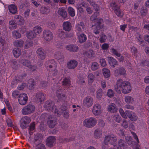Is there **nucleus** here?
Segmentation results:
<instances>
[{
	"label": "nucleus",
	"mask_w": 149,
	"mask_h": 149,
	"mask_svg": "<svg viewBox=\"0 0 149 149\" xmlns=\"http://www.w3.org/2000/svg\"><path fill=\"white\" fill-rule=\"evenodd\" d=\"M35 109V107L33 105L29 104L23 107L22 110V113L24 115H29L33 113Z\"/></svg>",
	"instance_id": "7ed1b4c3"
},
{
	"label": "nucleus",
	"mask_w": 149,
	"mask_h": 149,
	"mask_svg": "<svg viewBox=\"0 0 149 149\" xmlns=\"http://www.w3.org/2000/svg\"><path fill=\"white\" fill-rule=\"evenodd\" d=\"M29 84V87L31 88H33V87L36 85V81L33 79H29L28 82Z\"/></svg>",
	"instance_id": "a18cd8bd"
},
{
	"label": "nucleus",
	"mask_w": 149,
	"mask_h": 149,
	"mask_svg": "<svg viewBox=\"0 0 149 149\" xmlns=\"http://www.w3.org/2000/svg\"><path fill=\"white\" fill-rule=\"evenodd\" d=\"M125 100L127 104L132 103L134 101V99L131 96L128 95L125 97Z\"/></svg>",
	"instance_id": "37998d69"
},
{
	"label": "nucleus",
	"mask_w": 149,
	"mask_h": 149,
	"mask_svg": "<svg viewBox=\"0 0 149 149\" xmlns=\"http://www.w3.org/2000/svg\"><path fill=\"white\" fill-rule=\"evenodd\" d=\"M42 135L41 134H37L35 136V143L36 145L40 144L42 139Z\"/></svg>",
	"instance_id": "2f4dec72"
},
{
	"label": "nucleus",
	"mask_w": 149,
	"mask_h": 149,
	"mask_svg": "<svg viewBox=\"0 0 149 149\" xmlns=\"http://www.w3.org/2000/svg\"><path fill=\"white\" fill-rule=\"evenodd\" d=\"M26 36L29 39H32L35 38L36 35L33 31H30L26 33Z\"/></svg>",
	"instance_id": "58836bf2"
},
{
	"label": "nucleus",
	"mask_w": 149,
	"mask_h": 149,
	"mask_svg": "<svg viewBox=\"0 0 149 149\" xmlns=\"http://www.w3.org/2000/svg\"><path fill=\"white\" fill-rule=\"evenodd\" d=\"M42 31V29L39 26H37L33 28V31L36 35L40 33Z\"/></svg>",
	"instance_id": "79ce46f5"
},
{
	"label": "nucleus",
	"mask_w": 149,
	"mask_h": 149,
	"mask_svg": "<svg viewBox=\"0 0 149 149\" xmlns=\"http://www.w3.org/2000/svg\"><path fill=\"white\" fill-rule=\"evenodd\" d=\"M102 95V91L101 88L99 89L97 91V97L100 100Z\"/></svg>",
	"instance_id": "603ef678"
},
{
	"label": "nucleus",
	"mask_w": 149,
	"mask_h": 149,
	"mask_svg": "<svg viewBox=\"0 0 149 149\" xmlns=\"http://www.w3.org/2000/svg\"><path fill=\"white\" fill-rule=\"evenodd\" d=\"M68 11L69 15L72 16L74 17L75 15V12L74 9L71 7L68 8Z\"/></svg>",
	"instance_id": "09e8293b"
},
{
	"label": "nucleus",
	"mask_w": 149,
	"mask_h": 149,
	"mask_svg": "<svg viewBox=\"0 0 149 149\" xmlns=\"http://www.w3.org/2000/svg\"><path fill=\"white\" fill-rule=\"evenodd\" d=\"M111 50L112 53L117 57H120L121 54L120 53H118L117 51L114 48H112Z\"/></svg>",
	"instance_id": "4d7b16f0"
},
{
	"label": "nucleus",
	"mask_w": 149,
	"mask_h": 149,
	"mask_svg": "<svg viewBox=\"0 0 149 149\" xmlns=\"http://www.w3.org/2000/svg\"><path fill=\"white\" fill-rule=\"evenodd\" d=\"M108 58L109 63L112 67L114 68L115 65H118L117 61L113 57L109 56Z\"/></svg>",
	"instance_id": "4be33fe9"
},
{
	"label": "nucleus",
	"mask_w": 149,
	"mask_h": 149,
	"mask_svg": "<svg viewBox=\"0 0 149 149\" xmlns=\"http://www.w3.org/2000/svg\"><path fill=\"white\" fill-rule=\"evenodd\" d=\"M92 111L93 114L95 116H98L100 114L101 112L100 105L98 104H95L93 109Z\"/></svg>",
	"instance_id": "2eb2a0df"
},
{
	"label": "nucleus",
	"mask_w": 149,
	"mask_h": 149,
	"mask_svg": "<svg viewBox=\"0 0 149 149\" xmlns=\"http://www.w3.org/2000/svg\"><path fill=\"white\" fill-rule=\"evenodd\" d=\"M107 94L109 97H113L114 96L113 91L111 89H109L108 90Z\"/></svg>",
	"instance_id": "338daca9"
},
{
	"label": "nucleus",
	"mask_w": 149,
	"mask_h": 149,
	"mask_svg": "<svg viewBox=\"0 0 149 149\" xmlns=\"http://www.w3.org/2000/svg\"><path fill=\"white\" fill-rule=\"evenodd\" d=\"M24 41L21 40L16 41L14 42V45L17 47H21L23 46L24 44Z\"/></svg>",
	"instance_id": "49530a36"
},
{
	"label": "nucleus",
	"mask_w": 149,
	"mask_h": 149,
	"mask_svg": "<svg viewBox=\"0 0 149 149\" xmlns=\"http://www.w3.org/2000/svg\"><path fill=\"white\" fill-rule=\"evenodd\" d=\"M37 53L38 58L43 60L45 58L46 53L44 49L41 48H38L37 50Z\"/></svg>",
	"instance_id": "a211bd4d"
},
{
	"label": "nucleus",
	"mask_w": 149,
	"mask_h": 149,
	"mask_svg": "<svg viewBox=\"0 0 149 149\" xmlns=\"http://www.w3.org/2000/svg\"><path fill=\"white\" fill-rule=\"evenodd\" d=\"M45 65L48 70L53 68L55 69L57 67L56 63L54 59L48 60L45 63Z\"/></svg>",
	"instance_id": "1a4fd4ad"
},
{
	"label": "nucleus",
	"mask_w": 149,
	"mask_h": 149,
	"mask_svg": "<svg viewBox=\"0 0 149 149\" xmlns=\"http://www.w3.org/2000/svg\"><path fill=\"white\" fill-rule=\"evenodd\" d=\"M107 109L108 111L113 113L116 112L118 110L116 105L114 103H112L109 105Z\"/></svg>",
	"instance_id": "b1692460"
},
{
	"label": "nucleus",
	"mask_w": 149,
	"mask_h": 149,
	"mask_svg": "<svg viewBox=\"0 0 149 149\" xmlns=\"http://www.w3.org/2000/svg\"><path fill=\"white\" fill-rule=\"evenodd\" d=\"M43 37L47 41H50L53 38V34L49 30H45L43 31Z\"/></svg>",
	"instance_id": "f8f14e48"
},
{
	"label": "nucleus",
	"mask_w": 149,
	"mask_h": 149,
	"mask_svg": "<svg viewBox=\"0 0 149 149\" xmlns=\"http://www.w3.org/2000/svg\"><path fill=\"white\" fill-rule=\"evenodd\" d=\"M26 74H25L24 75H21V77H15L13 81L11 83V84L13 85H14L17 84L18 82L22 81V79L23 77L26 76Z\"/></svg>",
	"instance_id": "473e14b6"
},
{
	"label": "nucleus",
	"mask_w": 149,
	"mask_h": 149,
	"mask_svg": "<svg viewBox=\"0 0 149 149\" xmlns=\"http://www.w3.org/2000/svg\"><path fill=\"white\" fill-rule=\"evenodd\" d=\"M59 111H58L59 113L58 115V116H59V115H61L62 114V112L67 110L66 106L63 104L61 105L59 108Z\"/></svg>",
	"instance_id": "8fccbe9b"
},
{
	"label": "nucleus",
	"mask_w": 149,
	"mask_h": 149,
	"mask_svg": "<svg viewBox=\"0 0 149 149\" xmlns=\"http://www.w3.org/2000/svg\"><path fill=\"white\" fill-rule=\"evenodd\" d=\"M33 44V42L31 41H26L25 42V45L24 47L26 49L29 48L32 46Z\"/></svg>",
	"instance_id": "864d4df0"
},
{
	"label": "nucleus",
	"mask_w": 149,
	"mask_h": 149,
	"mask_svg": "<svg viewBox=\"0 0 149 149\" xmlns=\"http://www.w3.org/2000/svg\"><path fill=\"white\" fill-rule=\"evenodd\" d=\"M85 25L84 22H81L76 25V29L78 32H81L84 30Z\"/></svg>",
	"instance_id": "a878e982"
},
{
	"label": "nucleus",
	"mask_w": 149,
	"mask_h": 149,
	"mask_svg": "<svg viewBox=\"0 0 149 149\" xmlns=\"http://www.w3.org/2000/svg\"><path fill=\"white\" fill-rule=\"evenodd\" d=\"M57 123L56 118L52 115H49L47 118V124L49 128H54Z\"/></svg>",
	"instance_id": "0eeeda50"
},
{
	"label": "nucleus",
	"mask_w": 149,
	"mask_h": 149,
	"mask_svg": "<svg viewBox=\"0 0 149 149\" xmlns=\"http://www.w3.org/2000/svg\"><path fill=\"white\" fill-rule=\"evenodd\" d=\"M78 65V62L75 60H70L68 62L67 67L69 69H73L76 67Z\"/></svg>",
	"instance_id": "f3484780"
},
{
	"label": "nucleus",
	"mask_w": 149,
	"mask_h": 149,
	"mask_svg": "<svg viewBox=\"0 0 149 149\" xmlns=\"http://www.w3.org/2000/svg\"><path fill=\"white\" fill-rule=\"evenodd\" d=\"M62 113H63L62 114H63V116L65 118H67L69 117V111L67 110L63 111Z\"/></svg>",
	"instance_id": "774afa93"
},
{
	"label": "nucleus",
	"mask_w": 149,
	"mask_h": 149,
	"mask_svg": "<svg viewBox=\"0 0 149 149\" xmlns=\"http://www.w3.org/2000/svg\"><path fill=\"white\" fill-rule=\"evenodd\" d=\"M84 125L88 128L92 127L95 125L97 123L96 118L91 117L85 119L83 122Z\"/></svg>",
	"instance_id": "423d86ee"
},
{
	"label": "nucleus",
	"mask_w": 149,
	"mask_h": 149,
	"mask_svg": "<svg viewBox=\"0 0 149 149\" xmlns=\"http://www.w3.org/2000/svg\"><path fill=\"white\" fill-rule=\"evenodd\" d=\"M113 119L115 121L119 123L120 122L121 118L119 115H114L113 117Z\"/></svg>",
	"instance_id": "13d9d810"
},
{
	"label": "nucleus",
	"mask_w": 149,
	"mask_h": 149,
	"mask_svg": "<svg viewBox=\"0 0 149 149\" xmlns=\"http://www.w3.org/2000/svg\"><path fill=\"white\" fill-rule=\"evenodd\" d=\"M40 12L43 14H47L50 12L49 7L42 6L40 8Z\"/></svg>",
	"instance_id": "72a5a7b5"
},
{
	"label": "nucleus",
	"mask_w": 149,
	"mask_h": 149,
	"mask_svg": "<svg viewBox=\"0 0 149 149\" xmlns=\"http://www.w3.org/2000/svg\"><path fill=\"white\" fill-rule=\"evenodd\" d=\"M104 77L106 78H108L110 76V73L109 70L107 68H104L102 69Z\"/></svg>",
	"instance_id": "ea45409f"
},
{
	"label": "nucleus",
	"mask_w": 149,
	"mask_h": 149,
	"mask_svg": "<svg viewBox=\"0 0 149 149\" xmlns=\"http://www.w3.org/2000/svg\"><path fill=\"white\" fill-rule=\"evenodd\" d=\"M67 49L70 52H76L78 49L77 46L73 45H70L67 46Z\"/></svg>",
	"instance_id": "7c9ffc66"
},
{
	"label": "nucleus",
	"mask_w": 149,
	"mask_h": 149,
	"mask_svg": "<svg viewBox=\"0 0 149 149\" xmlns=\"http://www.w3.org/2000/svg\"><path fill=\"white\" fill-rule=\"evenodd\" d=\"M103 27V26L102 25H101L100 23H99L96 27L93 28V33L96 35L98 34L100 32V29H102Z\"/></svg>",
	"instance_id": "bb28decb"
},
{
	"label": "nucleus",
	"mask_w": 149,
	"mask_h": 149,
	"mask_svg": "<svg viewBox=\"0 0 149 149\" xmlns=\"http://www.w3.org/2000/svg\"><path fill=\"white\" fill-rule=\"evenodd\" d=\"M63 28L65 31L69 32L71 29V24L69 22H64L63 24Z\"/></svg>",
	"instance_id": "5701e85b"
},
{
	"label": "nucleus",
	"mask_w": 149,
	"mask_h": 149,
	"mask_svg": "<svg viewBox=\"0 0 149 149\" xmlns=\"http://www.w3.org/2000/svg\"><path fill=\"white\" fill-rule=\"evenodd\" d=\"M56 139L55 136H49L48 137L46 141L47 145L49 147L52 146L55 142Z\"/></svg>",
	"instance_id": "dca6fc26"
},
{
	"label": "nucleus",
	"mask_w": 149,
	"mask_h": 149,
	"mask_svg": "<svg viewBox=\"0 0 149 149\" xmlns=\"http://www.w3.org/2000/svg\"><path fill=\"white\" fill-rule=\"evenodd\" d=\"M78 38L79 42L81 43L84 42L87 39L86 36L84 33L79 35Z\"/></svg>",
	"instance_id": "c9c22d12"
},
{
	"label": "nucleus",
	"mask_w": 149,
	"mask_h": 149,
	"mask_svg": "<svg viewBox=\"0 0 149 149\" xmlns=\"http://www.w3.org/2000/svg\"><path fill=\"white\" fill-rule=\"evenodd\" d=\"M56 68H55V69L53 68L51 70H49V71L51 72L53 76H55L58 74V70L56 69Z\"/></svg>",
	"instance_id": "e2e57ef3"
},
{
	"label": "nucleus",
	"mask_w": 149,
	"mask_h": 149,
	"mask_svg": "<svg viewBox=\"0 0 149 149\" xmlns=\"http://www.w3.org/2000/svg\"><path fill=\"white\" fill-rule=\"evenodd\" d=\"M93 103V99L90 96H87L85 97L83 100V104L84 106L87 107H91Z\"/></svg>",
	"instance_id": "9d476101"
},
{
	"label": "nucleus",
	"mask_w": 149,
	"mask_h": 149,
	"mask_svg": "<svg viewBox=\"0 0 149 149\" xmlns=\"http://www.w3.org/2000/svg\"><path fill=\"white\" fill-rule=\"evenodd\" d=\"M31 121L30 117L26 116L22 117L20 121V125L22 129H26L29 125Z\"/></svg>",
	"instance_id": "39448f33"
},
{
	"label": "nucleus",
	"mask_w": 149,
	"mask_h": 149,
	"mask_svg": "<svg viewBox=\"0 0 149 149\" xmlns=\"http://www.w3.org/2000/svg\"><path fill=\"white\" fill-rule=\"evenodd\" d=\"M88 77L89 79V81L91 83L93 82L94 79V76L92 73H90L88 75Z\"/></svg>",
	"instance_id": "bf43d9fd"
},
{
	"label": "nucleus",
	"mask_w": 149,
	"mask_h": 149,
	"mask_svg": "<svg viewBox=\"0 0 149 149\" xmlns=\"http://www.w3.org/2000/svg\"><path fill=\"white\" fill-rule=\"evenodd\" d=\"M99 67V66L98 63L96 62H94L92 63L91 68L93 71H95L98 69Z\"/></svg>",
	"instance_id": "c03bdc74"
},
{
	"label": "nucleus",
	"mask_w": 149,
	"mask_h": 149,
	"mask_svg": "<svg viewBox=\"0 0 149 149\" xmlns=\"http://www.w3.org/2000/svg\"><path fill=\"white\" fill-rule=\"evenodd\" d=\"M56 95L60 101H63L66 99L65 95L62 94L61 90V89L57 90L56 92Z\"/></svg>",
	"instance_id": "412c9836"
},
{
	"label": "nucleus",
	"mask_w": 149,
	"mask_h": 149,
	"mask_svg": "<svg viewBox=\"0 0 149 149\" xmlns=\"http://www.w3.org/2000/svg\"><path fill=\"white\" fill-rule=\"evenodd\" d=\"M111 7L114 10L115 14L118 17H122L121 11L119 6L117 5L115 3H113L110 4Z\"/></svg>",
	"instance_id": "9b49d317"
},
{
	"label": "nucleus",
	"mask_w": 149,
	"mask_h": 149,
	"mask_svg": "<svg viewBox=\"0 0 149 149\" xmlns=\"http://www.w3.org/2000/svg\"><path fill=\"white\" fill-rule=\"evenodd\" d=\"M118 144L119 146L123 147L124 149H126L127 148L126 143L123 140H119L118 141Z\"/></svg>",
	"instance_id": "a19ab883"
},
{
	"label": "nucleus",
	"mask_w": 149,
	"mask_h": 149,
	"mask_svg": "<svg viewBox=\"0 0 149 149\" xmlns=\"http://www.w3.org/2000/svg\"><path fill=\"white\" fill-rule=\"evenodd\" d=\"M102 132L100 129H97L95 130L94 132L95 137L97 139L100 137L102 135Z\"/></svg>",
	"instance_id": "f704fd0d"
},
{
	"label": "nucleus",
	"mask_w": 149,
	"mask_h": 149,
	"mask_svg": "<svg viewBox=\"0 0 149 149\" xmlns=\"http://www.w3.org/2000/svg\"><path fill=\"white\" fill-rule=\"evenodd\" d=\"M14 56L16 58L19 57L21 54V49L18 47L14 48L13 51Z\"/></svg>",
	"instance_id": "cd10ccee"
},
{
	"label": "nucleus",
	"mask_w": 149,
	"mask_h": 149,
	"mask_svg": "<svg viewBox=\"0 0 149 149\" xmlns=\"http://www.w3.org/2000/svg\"><path fill=\"white\" fill-rule=\"evenodd\" d=\"M28 100V97L27 94L22 93L19 94L18 96V100L19 103L21 105H24L27 103Z\"/></svg>",
	"instance_id": "6e6552de"
},
{
	"label": "nucleus",
	"mask_w": 149,
	"mask_h": 149,
	"mask_svg": "<svg viewBox=\"0 0 149 149\" xmlns=\"http://www.w3.org/2000/svg\"><path fill=\"white\" fill-rule=\"evenodd\" d=\"M54 58L56 59L59 62H62L64 60V56L63 54L61 52L58 51L56 52L54 56Z\"/></svg>",
	"instance_id": "aec40b11"
},
{
	"label": "nucleus",
	"mask_w": 149,
	"mask_h": 149,
	"mask_svg": "<svg viewBox=\"0 0 149 149\" xmlns=\"http://www.w3.org/2000/svg\"><path fill=\"white\" fill-rule=\"evenodd\" d=\"M99 13L96 11L95 12L94 14L91 16L90 20L93 22H94L96 19L97 15H98Z\"/></svg>",
	"instance_id": "6e6d98bb"
},
{
	"label": "nucleus",
	"mask_w": 149,
	"mask_h": 149,
	"mask_svg": "<svg viewBox=\"0 0 149 149\" xmlns=\"http://www.w3.org/2000/svg\"><path fill=\"white\" fill-rule=\"evenodd\" d=\"M54 105V102L51 100H49L46 102L44 106L45 110L51 111L54 113L56 115L58 116L59 114L58 110Z\"/></svg>",
	"instance_id": "f03ea898"
},
{
	"label": "nucleus",
	"mask_w": 149,
	"mask_h": 149,
	"mask_svg": "<svg viewBox=\"0 0 149 149\" xmlns=\"http://www.w3.org/2000/svg\"><path fill=\"white\" fill-rule=\"evenodd\" d=\"M58 37L61 38V39L67 37L68 36V34L64 32L62 30H58Z\"/></svg>",
	"instance_id": "c85d7f7f"
},
{
	"label": "nucleus",
	"mask_w": 149,
	"mask_h": 149,
	"mask_svg": "<svg viewBox=\"0 0 149 149\" xmlns=\"http://www.w3.org/2000/svg\"><path fill=\"white\" fill-rule=\"evenodd\" d=\"M114 74L116 76H118L119 75L125 76L126 74L125 69L123 67L118 68V69L116 70L114 72Z\"/></svg>",
	"instance_id": "4468645a"
},
{
	"label": "nucleus",
	"mask_w": 149,
	"mask_h": 149,
	"mask_svg": "<svg viewBox=\"0 0 149 149\" xmlns=\"http://www.w3.org/2000/svg\"><path fill=\"white\" fill-rule=\"evenodd\" d=\"M47 26L51 29H53L55 28V25L54 23L51 22L47 24Z\"/></svg>",
	"instance_id": "052dcab7"
},
{
	"label": "nucleus",
	"mask_w": 149,
	"mask_h": 149,
	"mask_svg": "<svg viewBox=\"0 0 149 149\" xmlns=\"http://www.w3.org/2000/svg\"><path fill=\"white\" fill-rule=\"evenodd\" d=\"M20 63L23 65L28 68L30 67L31 65L30 61L29 60H26L25 59H23L20 61Z\"/></svg>",
	"instance_id": "4c0bfd02"
},
{
	"label": "nucleus",
	"mask_w": 149,
	"mask_h": 149,
	"mask_svg": "<svg viewBox=\"0 0 149 149\" xmlns=\"http://www.w3.org/2000/svg\"><path fill=\"white\" fill-rule=\"evenodd\" d=\"M13 36L15 39L20 38L21 37V34L17 31H14L12 32Z\"/></svg>",
	"instance_id": "de8ad7c7"
},
{
	"label": "nucleus",
	"mask_w": 149,
	"mask_h": 149,
	"mask_svg": "<svg viewBox=\"0 0 149 149\" xmlns=\"http://www.w3.org/2000/svg\"><path fill=\"white\" fill-rule=\"evenodd\" d=\"M70 81L69 78L65 77L63 79L62 81V85L68 86L70 85Z\"/></svg>",
	"instance_id": "e433bc0d"
},
{
	"label": "nucleus",
	"mask_w": 149,
	"mask_h": 149,
	"mask_svg": "<svg viewBox=\"0 0 149 149\" xmlns=\"http://www.w3.org/2000/svg\"><path fill=\"white\" fill-rule=\"evenodd\" d=\"M58 13L63 18L67 17V13L65 10L63 8H60L58 10Z\"/></svg>",
	"instance_id": "393cba45"
},
{
	"label": "nucleus",
	"mask_w": 149,
	"mask_h": 149,
	"mask_svg": "<svg viewBox=\"0 0 149 149\" xmlns=\"http://www.w3.org/2000/svg\"><path fill=\"white\" fill-rule=\"evenodd\" d=\"M19 92L18 91H15L13 92L12 95L13 97L15 98L18 97L19 95Z\"/></svg>",
	"instance_id": "680f3d73"
},
{
	"label": "nucleus",
	"mask_w": 149,
	"mask_h": 149,
	"mask_svg": "<svg viewBox=\"0 0 149 149\" xmlns=\"http://www.w3.org/2000/svg\"><path fill=\"white\" fill-rule=\"evenodd\" d=\"M114 88L115 91L119 94L121 93V91L123 93L126 94L130 93L132 90L130 82L127 81H123L121 79L117 81Z\"/></svg>",
	"instance_id": "f257e3e1"
},
{
	"label": "nucleus",
	"mask_w": 149,
	"mask_h": 149,
	"mask_svg": "<svg viewBox=\"0 0 149 149\" xmlns=\"http://www.w3.org/2000/svg\"><path fill=\"white\" fill-rule=\"evenodd\" d=\"M36 145V149H46L45 145L42 144H38Z\"/></svg>",
	"instance_id": "69168bd1"
},
{
	"label": "nucleus",
	"mask_w": 149,
	"mask_h": 149,
	"mask_svg": "<svg viewBox=\"0 0 149 149\" xmlns=\"http://www.w3.org/2000/svg\"><path fill=\"white\" fill-rule=\"evenodd\" d=\"M9 10L10 13L13 14H15L17 12V6L15 5L11 4L8 6Z\"/></svg>",
	"instance_id": "c756f323"
},
{
	"label": "nucleus",
	"mask_w": 149,
	"mask_h": 149,
	"mask_svg": "<svg viewBox=\"0 0 149 149\" xmlns=\"http://www.w3.org/2000/svg\"><path fill=\"white\" fill-rule=\"evenodd\" d=\"M36 100L38 102H43L45 100V96L44 93L41 92H38L35 95Z\"/></svg>",
	"instance_id": "ddd939ff"
},
{
	"label": "nucleus",
	"mask_w": 149,
	"mask_h": 149,
	"mask_svg": "<svg viewBox=\"0 0 149 149\" xmlns=\"http://www.w3.org/2000/svg\"><path fill=\"white\" fill-rule=\"evenodd\" d=\"M100 38L99 39L101 43H103L105 42L106 39L107 38V37L106 35L104 34H102L100 35Z\"/></svg>",
	"instance_id": "5fc2aeb1"
},
{
	"label": "nucleus",
	"mask_w": 149,
	"mask_h": 149,
	"mask_svg": "<svg viewBox=\"0 0 149 149\" xmlns=\"http://www.w3.org/2000/svg\"><path fill=\"white\" fill-rule=\"evenodd\" d=\"M117 140L116 137L114 135H108L106 136L105 138L104 144L105 145L110 144L114 146L116 144Z\"/></svg>",
	"instance_id": "20e7f679"
},
{
	"label": "nucleus",
	"mask_w": 149,
	"mask_h": 149,
	"mask_svg": "<svg viewBox=\"0 0 149 149\" xmlns=\"http://www.w3.org/2000/svg\"><path fill=\"white\" fill-rule=\"evenodd\" d=\"M125 113L127 117L130 118L132 121H136L137 117L136 114L132 111L129 110H127L125 111Z\"/></svg>",
	"instance_id": "6ab92c4d"
},
{
	"label": "nucleus",
	"mask_w": 149,
	"mask_h": 149,
	"mask_svg": "<svg viewBox=\"0 0 149 149\" xmlns=\"http://www.w3.org/2000/svg\"><path fill=\"white\" fill-rule=\"evenodd\" d=\"M86 56L89 58H91L94 57V53L92 50H89L86 52Z\"/></svg>",
	"instance_id": "3c124183"
},
{
	"label": "nucleus",
	"mask_w": 149,
	"mask_h": 149,
	"mask_svg": "<svg viewBox=\"0 0 149 149\" xmlns=\"http://www.w3.org/2000/svg\"><path fill=\"white\" fill-rule=\"evenodd\" d=\"M82 6L80 4H78L77 6V9L81 13H83L84 12L83 8H82Z\"/></svg>",
	"instance_id": "0e129e2a"
}]
</instances>
